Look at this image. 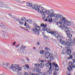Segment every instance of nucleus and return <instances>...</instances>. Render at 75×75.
Segmentation results:
<instances>
[{"instance_id": "c9c22d12", "label": "nucleus", "mask_w": 75, "mask_h": 75, "mask_svg": "<svg viewBox=\"0 0 75 75\" xmlns=\"http://www.w3.org/2000/svg\"><path fill=\"white\" fill-rule=\"evenodd\" d=\"M3 66L4 68H5L6 69H7V68H8L7 67V66H6V65H5L4 64H3Z\"/></svg>"}, {"instance_id": "8fccbe9b", "label": "nucleus", "mask_w": 75, "mask_h": 75, "mask_svg": "<svg viewBox=\"0 0 75 75\" xmlns=\"http://www.w3.org/2000/svg\"><path fill=\"white\" fill-rule=\"evenodd\" d=\"M2 36L3 38H4L5 37V35L4 34H3Z\"/></svg>"}, {"instance_id": "4d7b16f0", "label": "nucleus", "mask_w": 75, "mask_h": 75, "mask_svg": "<svg viewBox=\"0 0 75 75\" xmlns=\"http://www.w3.org/2000/svg\"><path fill=\"white\" fill-rule=\"evenodd\" d=\"M26 25H27V22H25L24 24L25 26H26Z\"/></svg>"}, {"instance_id": "6ab92c4d", "label": "nucleus", "mask_w": 75, "mask_h": 75, "mask_svg": "<svg viewBox=\"0 0 75 75\" xmlns=\"http://www.w3.org/2000/svg\"><path fill=\"white\" fill-rule=\"evenodd\" d=\"M45 66L47 67H48L49 66H50V68H51L52 67V64L50 62H48L46 63Z\"/></svg>"}, {"instance_id": "49530a36", "label": "nucleus", "mask_w": 75, "mask_h": 75, "mask_svg": "<svg viewBox=\"0 0 75 75\" xmlns=\"http://www.w3.org/2000/svg\"><path fill=\"white\" fill-rule=\"evenodd\" d=\"M62 55H64V54H65V53L64 52V50H63L62 52Z\"/></svg>"}, {"instance_id": "e2e57ef3", "label": "nucleus", "mask_w": 75, "mask_h": 75, "mask_svg": "<svg viewBox=\"0 0 75 75\" xmlns=\"http://www.w3.org/2000/svg\"><path fill=\"white\" fill-rule=\"evenodd\" d=\"M21 48H22L23 47V45H21Z\"/></svg>"}, {"instance_id": "69168bd1", "label": "nucleus", "mask_w": 75, "mask_h": 75, "mask_svg": "<svg viewBox=\"0 0 75 75\" xmlns=\"http://www.w3.org/2000/svg\"><path fill=\"white\" fill-rule=\"evenodd\" d=\"M0 75H4V73H3V74H0Z\"/></svg>"}, {"instance_id": "37998d69", "label": "nucleus", "mask_w": 75, "mask_h": 75, "mask_svg": "<svg viewBox=\"0 0 75 75\" xmlns=\"http://www.w3.org/2000/svg\"><path fill=\"white\" fill-rule=\"evenodd\" d=\"M26 47L24 46V47H21V49H22V50H25V49Z\"/></svg>"}, {"instance_id": "4c0bfd02", "label": "nucleus", "mask_w": 75, "mask_h": 75, "mask_svg": "<svg viewBox=\"0 0 75 75\" xmlns=\"http://www.w3.org/2000/svg\"><path fill=\"white\" fill-rule=\"evenodd\" d=\"M25 67L27 68V69H29L30 68V67H29V66H28L27 64H26L25 65Z\"/></svg>"}, {"instance_id": "0eeeda50", "label": "nucleus", "mask_w": 75, "mask_h": 75, "mask_svg": "<svg viewBox=\"0 0 75 75\" xmlns=\"http://www.w3.org/2000/svg\"><path fill=\"white\" fill-rule=\"evenodd\" d=\"M40 62H43V64H42V63H40V64H34V65H35V67H37V66L40 67L41 68H43V67H44V65H45V64H44V63L46 62V60H41Z\"/></svg>"}, {"instance_id": "4be33fe9", "label": "nucleus", "mask_w": 75, "mask_h": 75, "mask_svg": "<svg viewBox=\"0 0 75 75\" xmlns=\"http://www.w3.org/2000/svg\"><path fill=\"white\" fill-rule=\"evenodd\" d=\"M43 38L46 41H48V36L46 35L44 36Z\"/></svg>"}, {"instance_id": "09e8293b", "label": "nucleus", "mask_w": 75, "mask_h": 75, "mask_svg": "<svg viewBox=\"0 0 75 75\" xmlns=\"http://www.w3.org/2000/svg\"><path fill=\"white\" fill-rule=\"evenodd\" d=\"M26 59H27V61H28V62H29V59H28V58H26Z\"/></svg>"}, {"instance_id": "e433bc0d", "label": "nucleus", "mask_w": 75, "mask_h": 75, "mask_svg": "<svg viewBox=\"0 0 75 75\" xmlns=\"http://www.w3.org/2000/svg\"><path fill=\"white\" fill-rule=\"evenodd\" d=\"M72 58H73L72 55L71 54H70L69 55V58L68 59H71Z\"/></svg>"}, {"instance_id": "0e129e2a", "label": "nucleus", "mask_w": 75, "mask_h": 75, "mask_svg": "<svg viewBox=\"0 0 75 75\" xmlns=\"http://www.w3.org/2000/svg\"><path fill=\"white\" fill-rule=\"evenodd\" d=\"M18 2H19V3H22V2H21V1H18Z\"/></svg>"}, {"instance_id": "6e6552de", "label": "nucleus", "mask_w": 75, "mask_h": 75, "mask_svg": "<svg viewBox=\"0 0 75 75\" xmlns=\"http://www.w3.org/2000/svg\"><path fill=\"white\" fill-rule=\"evenodd\" d=\"M32 8L33 9H34L35 10L38 11L41 9V6L40 5H38L37 4H36L34 5L33 7Z\"/></svg>"}, {"instance_id": "f03ea898", "label": "nucleus", "mask_w": 75, "mask_h": 75, "mask_svg": "<svg viewBox=\"0 0 75 75\" xmlns=\"http://www.w3.org/2000/svg\"><path fill=\"white\" fill-rule=\"evenodd\" d=\"M48 17L49 18L50 17H54L56 20H63L65 19V17H63V16L61 15H57V14L52 13V14H49Z\"/></svg>"}, {"instance_id": "2eb2a0df", "label": "nucleus", "mask_w": 75, "mask_h": 75, "mask_svg": "<svg viewBox=\"0 0 75 75\" xmlns=\"http://www.w3.org/2000/svg\"><path fill=\"white\" fill-rule=\"evenodd\" d=\"M64 31L65 32H66L67 35L71 33V31H69V28H67L66 29H64Z\"/></svg>"}, {"instance_id": "1a4fd4ad", "label": "nucleus", "mask_w": 75, "mask_h": 75, "mask_svg": "<svg viewBox=\"0 0 75 75\" xmlns=\"http://www.w3.org/2000/svg\"><path fill=\"white\" fill-rule=\"evenodd\" d=\"M69 65L70 66H72L73 68H74V69H75V60L73 59V62H70L69 63Z\"/></svg>"}, {"instance_id": "f704fd0d", "label": "nucleus", "mask_w": 75, "mask_h": 75, "mask_svg": "<svg viewBox=\"0 0 75 75\" xmlns=\"http://www.w3.org/2000/svg\"><path fill=\"white\" fill-rule=\"evenodd\" d=\"M68 36V37L69 38H71L72 37V34H70L69 35H67Z\"/></svg>"}, {"instance_id": "c03bdc74", "label": "nucleus", "mask_w": 75, "mask_h": 75, "mask_svg": "<svg viewBox=\"0 0 75 75\" xmlns=\"http://www.w3.org/2000/svg\"><path fill=\"white\" fill-rule=\"evenodd\" d=\"M42 73L41 72H40L38 74V75H42Z\"/></svg>"}, {"instance_id": "c85d7f7f", "label": "nucleus", "mask_w": 75, "mask_h": 75, "mask_svg": "<svg viewBox=\"0 0 75 75\" xmlns=\"http://www.w3.org/2000/svg\"><path fill=\"white\" fill-rule=\"evenodd\" d=\"M6 65L7 66V68H8L9 69V68L10 67V64L8 62H7L6 63Z\"/></svg>"}, {"instance_id": "2f4dec72", "label": "nucleus", "mask_w": 75, "mask_h": 75, "mask_svg": "<svg viewBox=\"0 0 75 75\" xmlns=\"http://www.w3.org/2000/svg\"><path fill=\"white\" fill-rule=\"evenodd\" d=\"M50 58L51 61H53V60L54 59V57L52 56V55L50 56Z\"/></svg>"}, {"instance_id": "a211bd4d", "label": "nucleus", "mask_w": 75, "mask_h": 75, "mask_svg": "<svg viewBox=\"0 0 75 75\" xmlns=\"http://www.w3.org/2000/svg\"><path fill=\"white\" fill-rule=\"evenodd\" d=\"M52 18H51L50 19H49V17H47L46 18L45 20V21H49L50 23L52 22Z\"/></svg>"}, {"instance_id": "cd10ccee", "label": "nucleus", "mask_w": 75, "mask_h": 75, "mask_svg": "<svg viewBox=\"0 0 75 75\" xmlns=\"http://www.w3.org/2000/svg\"><path fill=\"white\" fill-rule=\"evenodd\" d=\"M37 67L36 69V72H40V71H39V68H38L39 66H37V67Z\"/></svg>"}, {"instance_id": "393cba45", "label": "nucleus", "mask_w": 75, "mask_h": 75, "mask_svg": "<svg viewBox=\"0 0 75 75\" xmlns=\"http://www.w3.org/2000/svg\"><path fill=\"white\" fill-rule=\"evenodd\" d=\"M53 13H54V10L53 9H51L49 11V14H50L52 15V14H54Z\"/></svg>"}, {"instance_id": "603ef678", "label": "nucleus", "mask_w": 75, "mask_h": 75, "mask_svg": "<svg viewBox=\"0 0 75 75\" xmlns=\"http://www.w3.org/2000/svg\"><path fill=\"white\" fill-rule=\"evenodd\" d=\"M26 27L27 28H28L29 27V26L28 25H27L26 26Z\"/></svg>"}, {"instance_id": "de8ad7c7", "label": "nucleus", "mask_w": 75, "mask_h": 75, "mask_svg": "<svg viewBox=\"0 0 75 75\" xmlns=\"http://www.w3.org/2000/svg\"><path fill=\"white\" fill-rule=\"evenodd\" d=\"M21 20H20L19 19H18V21L19 23H20L21 22Z\"/></svg>"}, {"instance_id": "a18cd8bd", "label": "nucleus", "mask_w": 75, "mask_h": 75, "mask_svg": "<svg viewBox=\"0 0 75 75\" xmlns=\"http://www.w3.org/2000/svg\"><path fill=\"white\" fill-rule=\"evenodd\" d=\"M13 19H14V20H17V18H16V17H14L13 18Z\"/></svg>"}, {"instance_id": "052dcab7", "label": "nucleus", "mask_w": 75, "mask_h": 75, "mask_svg": "<svg viewBox=\"0 0 75 75\" xmlns=\"http://www.w3.org/2000/svg\"><path fill=\"white\" fill-rule=\"evenodd\" d=\"M73 27H74V28H75V25L74 24H73Z\"/></svg>"}, {"instance_id": "20e7f679", "label": "nucleus", "mask_w": 75, "mask_h": 75, "mask_svg": "<svg viewBox=\"0 0 75 75\" xmlns=\"http://www.w3.org/2000/svg\"><path fill=\"white\" fill-rule=\"evenodd\" d=\"M20 67V65L18 64V65L14 64L13 65V64L11 65V66H10V67L9 68V69L10 70H13L14 72H18V68Z\"/></svg>"}, {"instance_id": "864d4df0", "label": "nucleus", "mask_w": 75, "mask_h": 75, "mask_svg": "<svg viewBox=\"0 0 75 75\" xmlns=\"http://www.w3.org/2000/svg\"><path fill=\"white\" fill-rule=\"evenodd\" d=\"M25 75H28V73H27V72H25L24 73Z\"/></svg>"}, {"instance_id": "f3484780", "label": "nucleus", "mask_w": 75, "mask_h": 75, "mask_svg": "<svg viewBox=\"0 0 75 75\" xmlns=\"http://www.w3.org/2000/svg\"><path fill=\"white\" fill-rule=\"evenodd\" d=\"M26 4L27 7H32V8H33V4H32V3L27 2L26 3Z\"/></svg>"}, {"instance_id": "a878e982", "label": "nucleus", "mask_w": 75, "mask_h": 75, "mask_svg": "<svg viewBox=\"0 0 75 75\" xmlns=\"http://www.w3.org/2000/svg\"><path fill=\"white\" fill-rule=\"evenodd\" d=\"M42 18H43V20L45 21V19H46V16H45V15L43 14L42 16Z\"/></svg>"}, {"instance_id": "bf43d9fd", "label": "nucleus", "mask_w": 75, "mask_h": 75, "mask_svg": "<svg viewBox=\"0 0 75 75\" xmlns=\"http://www.w3.org/2000/svg\"><path fill=\"white\" fill-rule=\"evenodd\" d=\"M9 15L10 16H12V14H11V13H9Z\"/></svg>"}, {"instance_id": "7ed1b4c3", "label": "nucleus", "mask_w": 75, "mask_h": 75, "mask_svg": "<svg viewBox=\"0 0 75 75\" xmlns=\"http://www.w3.org/2000/svg\"><path fill=\"white\" fill-rule=\"evenodd\" d=\"M34 26H35V28L32 30L34 34H36L37 35H40V30H41V28L37 26V24L36 23H34L33 24Z\"/></svg>"}, {"instance_id": "412c9836", "label": "nucleus", "mask_w": 75, "mask_h": 75, "mask_svg": "<svg viewBox=\"0 0 75 75\" xmlns=\"http://www.w3.org/2000/svg\"><path fill=\"white\" fill-rule=\"evenodd\" d=\"M0 7H5V8H7L8 7V6L7 5L2 4H0Z\"/></svg>"}, {"instance_id": "dca6fc26", "label": "nucleus", "mask_w": 75, "mask_h": 75, "mask_svg": "<svg viewBox=\"0 0 75 75\" xmlns=\"http://www.w3.org/2000/svg\"><path fill=\"white\" fill-rule=\"evenodd\" d=\"M66 49H67V55H69L71 53V50L70 49H68H68L67 47L66 48Z\"/></svg>"}, {"instance_id": "338daca9", "label": "nucleus", "mask_w": 75, "mask_h": 75, "mask_svg": "<svg viewBox=\"0 0 75 75\" xmlns=\"http://www.w3.org/2000/svg\"><path fill=\"white\" fill-rule=\"evenodd\" d=\"M33 49H34V50H35V48H36L35 47H33Z\"/></svg>"}, {"instance_id": "5fc2aeb1", "label": "nucleus", "mask_w": 75, "mask_h": 75, "mask_svg": "<svg viewBox=\"0 0 75 75\" xmlns=\"http://www.w3.org/2000/svg\"><path fill=\"white\" fill-rule=\"evenodd\" d=\"M41 9H42V11L44 10V7H41Z\"/></svg>"}, {"instance_id": "79ce46f5", "label": "nucleus", "mask_w": 75, "mask_h": 75, "mask_svg": "<svg viewBox=\"0 0 75 75\" xmlns=\"http://www.w3.org/2000/svg\"><path fill=\"white\" fill-rule=\"evenodd\" d=\"M68 43H69L70 42H71V38H69V39H68Z\"/></svg>"}, {"instance_id": "680f3d73", "label": "nucleus", "mask_w": 75, "mask_h": 75, "mask_svg": "<svg viewBox=\"0 0 75 75\" xmlns=\"http://www.w3.org/2000/svg\"><path fill=\"white\" fill-rule=\"evenodd\" d=\"M20 45V44H19V45L17 46V47H18Z\"/></svg>"}, {"instance_id": "b1692460", "label": "nucleus", "mask_w": 75, "mask_h": 75, "mask_svg": "<svg viewBox=\"0 0 75 75\" xmlns=\"http://www.w3.org/2000/svg\"><path fill=\"white\" fill-rule=\"evenodd\" d=\"M0 26H1V27L3 28H6L5 27V25H4L3 23L0 24Z\"/></svg>"}, {"instance_id": "3c124183", "label": "nucleus", "mask_w": 75, "mask_h": 75, "mask_svg": "<svg viewBox=\"0 0 75 75\" xmlns=\"http://www.w3.org/2000/svg\"><path fill=\"white\" fill-rule=\"evenodd\" d=\"M37 45H40V42H38L37 43Z\"/></svg>"}, {"instance_id": "f8f14e48", "label": "nucleus", "mask_w": 75, "mask_h": 75, "mask_svg": "<svg viewBox=\"0 0 75 75\" xmlns=\"http://www.w3.org/2000/svg\"><path fill=\"white\" fill-rule=\"evenodd\" d=\"M68 27V25L67 24L65 23H64V24H62V26H60V28H62V30H65V29H67V28Z\"/></svg>"}, {"instance_id": "ea45409f", "label": "nucleus", "mask_w": 75, "mask_h": 75, "mask_svg": "<svg viewBox=\"0 0 75 75\" xmlns=\"http://www.w3.org/2000/svg\"><path fill=\"white\" fill-rule=\"evenodd\" d=\"M53 74L54 75H56L57 74V72L56 71H55L53 72Z\"/></svg>"}, {"instance_id": "4468645a", "label": "nucleus", "mask_w": 75, "mask_h": 75, "mask_svg": "<svg viewBox=\"0 0 75 75\" xmlns=\"http://www.w3.org/2000/svg\"><path fill=\"white\" fill-rule=\"evenodd\" d=\"M67 48L69 49L71 48V47H72V46L74 45V43L72 42H67Z\"/></svg>"}, {"instance_id": "5701e85b", "label": "nucleus", "mask_w": 75, "mask_h": 75, "mask_svg": "<svg viewBox=\"0 0 75 75\" xmlns=\"http://www.w3.org/2000/svg\"><path fill=\"white\" fill-rule=\"evenodd\" d=\"M38 13H41V14H43V15H44V14L45 13L44 11L42 10L41 11V10L40 9V10L38 11Z\"/></svg>"}, {"instance_id": "72a5a7b5", "label": "nucleus", "mask_w": 75, "mask_h": 75, "mask_svg": "<svg viewBox=\"0 0 75 75\" xmlns=\"http://www.w3.org/2000/svg\"><path fill=\"white\" fill-rule=\"evenodd\" d=\"M45 52V51L44 50H41L40 51V54H44Z\"/></svg>"}, {"instance_id": "f257e3e1", "label": "nucleus", "mask_w": 75, "mask_h": 75, "mask_svg": "<svg viewBox=\"0 0 75 75\" xmlns=\"http://www.w3.org/2000/svg\"><path fill=\"white\" fill-rule=\"evenodd\" d=\"M55 37L57 38V40L58 41L60 40L59 42L62 44V45H66V48H67V42L65 41H63V40H61L62 39V36L61 35L59 34L58 33H56L55 35Z\"/></svg>"}, {"instance_id": "9b49d317", "label": "nucleus", "mask_w": 75, "mask_h": 75, "mask_svg": "<svg viewBox=\"0 0 75 75\" xmlns=\"http://www.w3.org/2000/svg\"><path fill=\"white\" fill-rule=\"evenodd\" d=\"M52 65L53 66H54V68L56 71H58L59 69V67H58V64H56V65H55V63L54 62H52Z\"/></svg>"}, {"instance_id": "58836bf2", "label": "nucleus", "mask_w": 75, "mask_h": 75, "mask_svg": "<svg viewBox=\"0 0 75 75\" xmlns=\"http://www.w3.org/2000/svg\"><path fill=\"white\" fill-rule=\"evenodd\" d=\"M18 71H20L21 70V67H19L18 68Z\"/></svg>"}, {"instance_id": "6e6d98bb", "label": "nucleus", "mask_w": 75, "mask_h": 75, "mask_svg": "<svg viewBox=\"0 0 75 75\" xmlns=\"http://www.w3.org/2000/svg\"><path fill=\"white\" fill-rule=\"evenodd\" d=\"M16 42H14V43H13V45H15V44H16Z\"/></svg>"}, {"instance_id": "423d86ee", "label": "nucleus", "mask_w": 75, "mask_h": 75, "mask_svg": "<svg viewBox=\"0 0 75 75\" xmlns=\"http://www.w3.org/2000/svg\"><path fill=\"white\" fill-rule=\"evenodd\" d=\"M45 51H47V52L45 54V55L46 58L47 59L50 56V54L49 52L51 51V50L47 47H45Z\"/></svg>"}, {"instance_id": "aec40b11", "label": "nucleus", "mask_w": 75, "mask_h": 75, "mask_svg": "<svg viewBox=\"0 0 75 75\" xmlns=\"http://www.w3.org/2000/svg\"><path fill=\"white\" fill-rule=\"evenodd\" d=\"M48 73H49V74L51 75L52 74V70L51 69V67H50L49 69L47 71Z\"/></svg>"}, {"instance_id": "473e14b6", "label": "nucleus", "mask_w": 75, "mask_h": 75, "mask_svg": "<svg viewBox=\"0 0 75 75\" xmlns=\"http://www.w3.org/2000/svg\"><path fill=\"white\" fill-rule=\"evenodd\" d=\"M50 33L52 35H55V32L54 31H51Z\"/></svg>"}, {"instance_id": "c756f323", "label": "nucleus", "mask_w": 75, "mask_h": 75, "mask_svg": "<svg viewBox=\"0 0 75 75\" xmlns=\"http://www.w3.org/2000/svg\"><path fill=\"white\" fill-rule=\"evenodd\" d=\"M21 21H26V19L25 18V17H22V18H21Z\"/></svg>"}, {"instance_id": "7c9ffc66", "label": "nucleus", "mask_w": 75, "mask_h": 75, "mask_svg": "<svg viewBox=\"0 0 75 75\" xmlns=\"http://www.w3.org/2000/svg\"><path fill=\"white\" fill-rule=\"evenodd\" d=\"M26 21H27V22H28L29 24H32V21H31V20H28V19H27Z\"/></svg>"}, {"instance_id": "39448f33", "label": "nucleus", "mask_w": 75, "mask_h": 75, "mask_svg": "<svg viewBox=\"0 0 75 75\" xmlns=\"http://www.w3.org/2000/svg\"><path fill=\"white\" fill-rule=\"evenodd\" d=\"M40 26L43 28H42L43 31H47V32L49 33H50V32H51V30H50V29H47V24L45 23L44 24V23H42L40 25Z\"/></svg>"}, {"instance_id": "bb28decb", "label": "nucleus", "mask_w": 75, "mask_h": 75, "mask_svg": "<svg viewBox=\"0 0 75 75\" xmlns=\"http://www.w3.org/2000/svg\"><path fill=\"white\" fill-rule=\"evenodd\" d=\"M49 13H50V11L49 10H46L45 12V14L46 15H47Z\"/></svg>"}, {"instance_id": "774afa93", "label": "nucleus", "mask_w": 75, "mask_h": 75, "mask_svg": "<svg viewBox=\"0 0 75 75\" xmlns=\"http://www.w3.org/2000/svg\"><path fill=\"white\" fill-rule=\"evenodd\" d=\"M47 75H51V74H47Z\"/></svg>"}, {"instance_id": "13d9d810", "label": "nucleus", "mask_w": 75, "mask_h": 75, "mask_svg": "<svg viewBox=\"0 0 75 75\" xmlns=\"http://www.w3.org/2000/svg\"><path fill=\"white\" fill-rule=\"evenodd\" d=\"M42 75H47V73H45Z\"/></svg>"}, {"instance_id": "ddd939ff", "label": "nucleus", "mask_w": 75, "mask_h": 75, "mask_svg": "<svg viewBox=\"0 0 75 75\" xmlns=\"http://www.w3.org/2000/svg\"><path fill=\"white\" fill-rule=\"evenodd\" d=\"M64 23V21L62 19L60 21H59V22H57L56 24L58 26L59 28H61V26H62V24Z\"/></svg>"}, {"instance_id": "9d476101", "label": "nucleus", "mask_w": 75, "mask_h": 75, "mask_svg": "<svg viewBox=\"0 0 75 75\" xmlns=\"http://www.w3.org/2000/svg\"><path fill=\"white\" fill-rule=\"evenodd\" d=\"M65 19L64 20H63V19H62L63 21V23H67V25H68L69 26H70L71 25V22H70V21H67V19H66V18H65Z\"/></svg>"}, {"instance_id": "a19ab883", "label": "nucleus", "mask_w": 75, "mask_h": 75, "mask_svg": "<svg viewBox=\"0 0 75 75\" xmlns=\"http://www.w3.org/2000/svg\"><path fill=\"white\" fill-rule=\"evenodd\" d=\"M19 23H20V24L21 25H23V24H24V23H23V22L21 21V22H19Z\"/></svg>"}]
</instances>
